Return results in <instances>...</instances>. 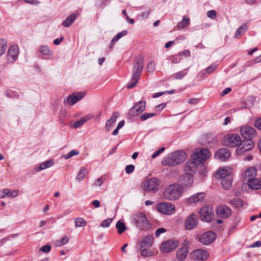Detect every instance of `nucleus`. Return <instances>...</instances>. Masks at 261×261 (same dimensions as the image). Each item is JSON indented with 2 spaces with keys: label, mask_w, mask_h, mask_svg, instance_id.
Returning a JSON list of instances; mask_svg holds the SVG:
<instances>
[{
  "label": "nucleus",
  "mask_w": 261,
  "mask_h": 261,
  "mask_svg": "<svg viewBox=\"0 0 261 261\" xmlns=\"http://www.w3.org/2000/svg\"><path fill=\"white\" fill-rule=\"evenodd\" d=\"M143 68V59L140 57L138 58L134 64L131 83L127 85L128 89H132L135 87L139 80Z\"/></svg>",
  "instance_id": "f257e3e1"
},
{
  "label": "nucleus",
  "mask_w": 261,
  "mask_h": 261,
  "mask_svg": "<svg viewBox=\"0 0 261 261\" xmlns=\"http://www.w3.org/2000/svg\"><path fill=\"white\" fill-rule=\"evenodd\" d=\"M182 193V189L179 184H172L166 187L164 191V197L169 200L178 199Z\"/></svg>",
  "instance_id": "f03ea898"
},
{
  "label": "nucleus",
  "mask_w": 261,
  "mask_h": 261,
  "mask_svg": "<svg viewBox=\"0 0 261 261\" xmlns=\"http://www.w3.org/2000/svg\"><path fill=\"white\" fill-rule=\"evenodd\" d=\"M211 152L205 148H201L197 149L192 155L191 159L194 163H196L197 166L203 164L211 156Z\"/></svg>",
  "instance_id": "7ed1b4c3"
},
{
  "label": "nucleus",
  "mask_w": 261,
  "mask_h": 261,
  "mask_svg": "<svg viewBox=\"0 0 261 261\" xmlns=\"http://www.w3.org/2000/svg\"><path fill=\"white\" fill-rule=\"evenodd\" d=\"M241 143V137L239 135L236 134H228L224 136L222 140L223 144L230 147H238Z\"/></svg>",
  "instance_id": "20e7f679"
},
{
  "label": "nucleus",
  "mask_w": 261,
  "mask_h": 261,
  "mask_svg": "<svg viewBox=\"0 0 261 261\" xmlns=\"http://www.w3.org/2000/svg\"><path fill=\"white\" fill-rule=\"evenodd\" d=\"M160 184L159 179L155 177H152L144 181L142 183V186L143 190L147 192L151 191L155 192L158 191Z\"/></svg>",
  "instance_id": "39448f33"
},
{
  "label": "nucleus",
  "mask_w": 261,
  "mask_h": 261,
  "mask_svg": "<svg viewBox=\"0 0 261 261\" xmlns=\"http://www.w3.org/2000/svg\"><path fill=\"white\" fill-rule=\"evenodd\" d=\"M133 221L138 228L146 229L148 227L146 216L143 213H138L133 216Z\"/></svg>",
  "instance_id": "423d86ee"
},
{
  "label": "nucleus",
  "mask_w": 261,
  "mask_h": 261,
  "mask_svg": "<svg viewBox=\"0 0 261 261\" xmlns=\"http://www.w3.org/2000/svg\"><path fill=\"white\" fill-rule=\"evenodd\" d=\"M146 108L145 101L141 100L136 102L128 111L129 115L132 117L136 116L141 114Z\"/></svg>",
  "instance_id": "0eeeda50"
},
{
  "label": "nucleus",
  "mask_w": 261,
  "mask_h": 261,
  "mask_svg": "<svg viewBox=\"0 0 261 261\" xmlns=\"http://www.w3.org/2000/svg\"><path fill=\"white\" fill-rule=\"evenodd\" d=\"M200 218L202 221L210 222L213 217V208L211 205L204 206L199 212Z\"/></svg>",
  "instance_id": "6e6552de"
},
{
  "label": "nucleus",
  "mask_w": 261,
  "mask_h": 261,
  "mask_svg": "<svg viewBox=\"0 0 261 261\" xmlns=\"http://www.w3.org/2000/svg\"><path fill=\"white\" fill-rule=\"evenodd\" d=\"M157 210L161 213L170 215L175 212V206L169 202L160 203L156 205Z\"/></svg>",
  "instance_id": "1a4fd4ad"
},
{
  "label": "nucleus",
  "mask_w": 261,
  "mask_h": 261,
  "mask_svg": "<svg viewBox=\"0 0 261 261\" xmlns=\"http://www.w3.org/2000/svg\"><path fill=\"white\" fill-rule=\"evenodd\" d=\"M240 133L245 140H251L256 136L255 129L250 126H243L240 128Z\"/></svg>",
  "instance_id": "9d476101"
},
{
  "label": "nucleus",
  "mask_w": 261,
  "mask_h": 261,
  "mask_svg": "<svg viewBox=\"0 0 261 261\" xmlns=\"http://www.w3.org/2000/svg\"><path fill=\"white\" fill-rule=\"evenodd\" d=\"M254 142L251 140H245L242 141L237 147L238 154H243L247 151L251 150L254 147Z\"/></svg>",
  "instance_id": "9b49d317"
},
{
  "label": "nucleus",
  "mask_w": 261,
  "mask_h": 261,
  "mask_svg": "<svg viewBox=\"0 0 261 261\" xmlns=\"http://www.w3.org/2000/svg\"><path fill=\"white\" fill-rule=\"evenodd\" d=\"M178 245V242L173 240L163 242L160 247L161 251L168 253L173 250Z\"/></svg>",
  "instance_id": "f8f14e48"
},
{
  "label": "nucleus",
  "mask_w": 261,
  "mask_h": 261,
  "mask_svg": "<svg viewBox=\"0 0 261 261\" xmlns=\"http://www.w3.org/2000/svg\"><path fill=\"white\" fill-rule=\"evenodd\" d=\"M19 54V48L16 45H11L8 50L7 53V60L9 63H13L18 58V55Z\"/></svg>",
  "instance_id": "ddd939ff"
},
{
  "label": "nucleus",
  "mask_w": 261,
  "mask_h": 261,
  "mask_svg": "<svg viewBox=\"0 0 261 261\" xmlns=\"http://www.w3.org/2000/svg\"><path fill=\"white\" fill-rule=\"evenodd\" d=\"M216 235L213 231H208L202 234L199 238V242L204 245L211 244L216 239Z\"/></svg>",
  "instance_id": "4468645a"
},
{
  "label": "nucleus",
  "mask_w": 261,
  "mask_h": 261,
  "mask_svg": "<svg viewBox=\"0 0 261 261\" xmlns=\"http://www.w3.org/2000/svg\"><path fill=\"white\" fill-rule=\"evenodd\" d=\"M175 156L176 154L175 151L169 153L162 160V165L164 166H175L178 165V162L176 161Z\"/></svg>",
  "instance_id": "2eb2a0df"
},
{
  "label": "nucleus",
  "mask_w": 261,
  "mask_h": 261,
  "mask_svg": "<svg viewBox=\"0 0 261 261\" xmlns=\"http://www.w3.org/2000/svg\"><path fill=\"white\" fill-rule=\"evenodd\" d=\"M197 165L192 161H188L184 166V174L194 176L196 173Z\"/></svg>",
  "instance_id": "dca6fc26"
},
{
  "label": "nucleus",
  "mask_w": 261,
  "mask_h": 261,
  "mask_svg": "<svg viewBox=\"0 0 261 261\" xmlns=\"http://www.w3.org/2000/svg\"><path fill=\"white\" fill-rule=\"evenodd\" d=\"M230 156V152L227 148H222L218 150L215 154L216 159L220 161H225L228 159Z\"/></svg>",
  "instance_id": "f3484780"
},
{
  "label": "nucleus",
  "mask_w": 261,
  "mask_h": 261,
  "mask_svg": "<svg viewBox=\"0 0 261 261\" xmlns=\"http://www.w3.org/2000/svg\"><path fill=\"white\" fill-rule=\"evenodd\" d=\"M216 213L221 218H225L231 215V211L228 206L225 205H221L217 207Z\"/></svg>",
  "instance_id": "a211bd4d"
},
{
  "label": "nucleus",
  "mask_w": 261,
  "mask_h": 261,
  "mask_svg": "<svg viewBox=\"0 0 261 261\" xmlns=\"http://www.w3.org/2000/svg\"><path fill=\"white\" fill-rule=\"evenodd\" d=\"M192 258L197 260H205L209 256V253L206 250L198 249L193 252Z\"/></svg>",
  "instance_id": "6ab92c4d"
},
{
  "label": "nucleus",
  "mask_w": 261,
  "mask_h": 261,
  "mask_svg": "<svg viewBox=\"0 0 261 261\" xmlns=\"http://www.w3.org/2000/svg\"><path fill=\"white\" fill-rule=\"evenodd\" d=\"M85 95L84 93H74L67 97V98H64V102L65 103L68 102L71 105H73L76 102L82 99Z\"/></svg>",
  "instance_id": "aec40b11"
},
{
  "label": "nucleus",
  "mask_w": 261,
  "mask_h": 261,
  "mask_svg": "<svg viewBox=\"0 0 261 261\" xmlns=\"http://www.w3.org/2000/svg\"><path fill=\"white\" fill-rule=\"evenodd\" d=\"M198 223V219L196 215L192 214L185 222V226L187 229H192L196 227Z\"/></svg>",
  "instance_id": "412c9836"
},
{
  "label": "nucleus",
  "mask_w": 261,
  "mask_h": 261,
  "mask_svg": "<svg viewBox=\"0 0 261 261\" xmlns=\"http://www.w3.org/2000/svg\"><path fill=\"white\" fill-rule=\"evenodd\" d=\"M256 174V170L253 167H250L247 168L244 172L242 173V177L244 179H247L248 181L249 179L254 178V176Z\"/></svg>",
  "instance_id": "4be33fe9"
},
{
  "label": "nucleus",
  "mask_w": 261,
  "mask_h": 261,
  "mask_svg": "<svg viewBox=\"0 0 261 261\" xmlns=\"http://www.w3.org/2000/svg\"><path fill=\"white\" fill-rule=\"evenodd\" d=\"M205 194L204 193H198L191 196L187 199L189 203H196L200 202L205 198Z\"/></svg>",
  "instance_id": "5701e85b"
},
{
  "label": "nucleus",
  "mask_w": 261,
  "mask_h": 261,
  "mask_svg": "<svg viewBox=\"0 0 261 261\" xmlns=\"http://www.w3.org/2000/svg\"><path fill=\"white\" fill-rule=\"evenodd\" d=\"M248 185L250 189L258 190L261 189V180L256 178H252L248 180Z\"/></svg>",
  "instance_id": "b1692460"
},
{
  "label": "nucleus",
  "mask_w": 261,
  "mask_h": 261,
  "mask_svg": "<svg viewBox=\"0 0 261 261\" xmlns=\"http://www.w3.org/2000/svg\"><path fill=\"white\" fill-rule=\"evenodd\" d=\"M119 115V113L117 112H115L112 114L111 117L107 121L106 123V128L107 131H110L113 124L115 123Z\"/></svg>",
  "instance_id": "393cba45"
},
{
  "label": "nucleus",
  "mask_w": 261,
  "mask_h": 261,
  "mask_svg": "<svg viewBox=\"0 0 261 261\" xmlns=\"http://www.w3.org/2000/svg\"><path fill=\"white\" fill-rule=\"evenodd\" d=\"M193 176L183 174L180 177L179 181L185 187H190L193 183Z\"/></svg>",
  "instance_id": "a878e982"
},
{
  "label": "nucleus",
  "mask_w": 261,
  "mask_h": 261,
  "mask_svg": "<svg viewBox=\"0 0 261 261\" xmlns=\"http://www.w3.org/2000/svg\"><path fill=\"white\" fill-rule=\"evenodd\" d=\"M176 156V161L178 162V165L182 163L187 158L186 152L184 150H176L175 151Z\"/></svg>",
  "instance_id": "bb28decb"
},
{
  "label": "nucleus",
  "mask_w": 261,
  "mask_h": 261,
  "mask_svg": "<svg viewBox=\"0 0 261 261\" xmlns=\"http://www.w3.org/2000/svg\"><path fill=\"white\" fill-rule=\"evenodd\" d=\"M54 164V161L53 160H49L46 161L41 164H40L38 166L35 167V171L36 172H39L42 170L49 168L53 166Z\"/></svg>",
  "instance_id": "cd10ccee"
},
{
  "label": "nucleus",
  "mask_w": 261,
  "mask_h": 261,
  "mask_svg": "<svg viewBox=\"0 0 261 261\" xmlns=\"http://www.w3.org/2000/svg\"><path fill=\"white\" fill-rule=\"evenodd\" d=\"M153 241V238L152 236H147L140 242L141 248H148L151 247Z\"/></svg>",
  "instance_id": "c85d7f7f"
},
{
  "label": "nucleus",
  "mask_w": 261,
  "mask_h": 261,
  "mask_svg": "<svg viewBox=\"0 0 261 261\" xmlns=\"http://www.w3.org/2000/svg\"><path fill=\"white\" fill-rule=\"evenodd\" d=\"M188 249L187 247H183L177 250L176 257L180 260H184L188 254Z\"/></svg>",
  "instance_id": "c756f323"
},
{
  "label": "nucleus",
  "mask_w": 261,
  "mask_h": 261,
  "mask_svg": "<svg viewBox=\"0 0 261 261\" xmlns=\"http://www.w3.org/2000/svg\"><path fill=\"white\" fill-rule=\"evenodd\" d=\"M232 176L228 175L226 177L223 178L221 179V185L223 188L225 189H229L232 185Z\"/></svg>",
  "instance_id": "7c9ffc66"
},
{
  "label": "nucleus",
  "mask_w": 261,
  "mask_h": 261,
  "mask_svg": "<svg viewBox=\"0 0 261 261\" xmlns=\"http://www.w3.org/2000/svg\"><path fill=\"white\" fill-rule=\"evenodd\" d=\"M190 21L189 17L184 16L182 17V20L177 23L176 25L177 28L178 30H181L187 28L190 24Z\"/></svg>",
  "instance_id": "2f4dec72"
},
{
  "label": "nucleus",
  "mask_w": 261,
  "mask_h": 261,
  "mask_svg": "<svg viewBox=\"0 0 261 261\" xmlns=\"http://www.w3.org/2000/svg\"><path fill=\"white\" fill-rule=\"evenodd\" d=\"M76 18V15L75 14H71L63 21L62 25L65 27H69L74 21Z\"/></svg>",
  "instance_id": "473e14b6"
},
{
  "label": "nucleus",
  "mask_w": 261,
  "mask_h": 261,
  "mask_svg": "<svg viewBox=\"0 0 261 261\" xmlns=\"http://www.w3.org/2000/svg\"><path fill=\"white\" fill-rule=\"evenodd\" d=\"M188 68L184 69L172 75V77L176 80H181L188 74Z\"/></svg>",
  "instance_id": "72a5a7b5"
},
{
  "label": "nucleus",
  "mask_w": 261,
  "mask_h": 261,
  "mask_svg": "<svg viewBox=\"0 0 261 261\" xmlns=\"http://www.w3.org/2000/svg\"><path fill=\"white\" fill-rule=\"evenodd\" d=\"M116 228L117 229L118 233L119 234H122L127 229L124 223L120 220L117 222L116 224Z\"/></svg>",
  "instance_id": "f704fd0d"
},
{
  "label": "nucleus",
  "mask_w": 261,
  "mask_h": 261,
  "mask_svg": "<svg viewBox=\"0 0 261 261\" xmlns=\"http://www.w3.org/2000/svg\"><path fill=\"white\" fill-rule=\"evenodd\" d=\"M248 30V26L246 24H244L240 26L236 31L234 37L236 38L239 37V36L244 33Z\"/></svg>",
  "instance_id": "c9c22d12"
},
{
  "label": "nucleus",
  "mask_w": 261,
  "mask_h": 261,
  "mask_svg": "<svg viewBox=\"0 0 261 261\" xmlns=\"http://www.w3.org/2000/svg\"><path fill=\"white\" fill-rule=\"evenodd\" d=\"M230 203L236 208H240L243 206V202L240 198H236L232 199L230 201Z\"/></svg>",
  "instance_id": "e433bc0d"
},
{
  "label": "nucleus",
  "mask_w": 261,
  "mask_h": 261,
  "mask_svg": "<svg viewBox=\"0 0 261 261\" xmlns=\"http://www.w3.org/2000/svg\"><path fill=\"white\" fill-rule=\"evenodd\" d=\"M218 65L216 63H213L210 66L207 67L204 70L201 71L202 74H204L205 73H212L214 72L217 68Z\"/></svg>",
  "instance_id": "4c0bfd02"
},
{
  "label": "nucleus",
  "mask_w": 261,
  "mask_h": 261,
  "mask_svg": "<svg viewBox=\"0 0 261 261\" xmlns=\"http://www.w3.org/2000/svg\"><path fill=\"white\" fill-rule=\"evenodd\" d=\"M76 227H84L87 225V222L83 218H77L74 220Z\"/></svg>",
  "instance_id": "58836bf2"
},
{
  "label": "nucleus",
  "mask_w": 261,
  "mask_h": 261,
  "mask_svg": "<svg viewBox=\"0 0 261 261\" xmlns=\"http://www.w3.org/2000/svg\"><path fill=\"white\" fill-rule=\"evenodd\" d=\"M7 48V42L3 39H0V55H3Z\"/></svg>",
  "instance_id": "ea45409f"
},
{
  "label": "nucleus",
  "mask_w": 261,
  "mask_h": 261,
  "mask_svg": "<svg viewBox=\"0 0 261 261\" xmlns=\"http://www.w3.org/2000/svg\"><path fill=\"white\" fill-rule=\"evenodd\" d=\"M87 173V170L85 167H82L80 171L76 177V179L79 181H81L84 178L86 174Z\"/></svg>",
  "instance_id": "a19ab883"
},
{
  "label": "nucleus",
  "mask_w": 261,
  "mask_h": 261,
  "mask_svg": "<svg viewBox=\"0 0 261 261\" xmlns=\"http://www.w3.org/2000/svg\"><path fill=\"white\" fill-rule=\"evenodd\" d=\"M217 175L219 176L220 178L223 179V178L226 177V176L232 175L229 173L227 170L225 169H221L217 172Z\"/></svg>",
  "instance_id": "79ce46f5"
},
{
  "label": "nucleus",
  "mask_w": 261,
  "mask_h": 261,
  "mask_svg": "<svg viewBox=\"0 0 261 261\" xmlns=\"http://www.w3.org/2000/svg\"><path fill=\"white\" fill-rule=\"evenodd\" d=\"M69 241V239L67 237L64 236L61 239L57 240L55 242V244L57 246H63L66 243H67Z\"/></svg>",
  "instance_id": "37998d69"
},
{
  "label": "nucleus",
  "mask_w": 261,
  "mask_h": 261,
  "mask_svg": "<svg viewBox=\"0 0 261 261\" xmlns=\"http://www.w3.org/2000/svg\"><path fill=\"white\" fill-rule=\"evenodd\" d=\"M155 115V113H144L140 116V120L143 121L154 116Z\"/></svg>",
  "instance_id": "c03bdc74"
},
{
  "label": "nucleus",
  "mask_w": 261,
  "mask_h": 261,
  "mask_svg": "<svg viewBox=\"0 0 261 261\" xmlns=\"http://www.w3.org/2000/svg\"><path fill=\"white\" fill-rule=\"evenodd\" d=\"M11 191L9 189L6 188L0 191V198H4L6 197H10Z\"/></svg>",
  "instance_id": "a18cd8bd"
},
{
  "label": "nucleus",
  "mask_w": 261,
  "mask_h": 261,
  "mask_svg": "<svg viewBox=\"0 0 261 261\" xmlns=\"http://www.w3.org/2000/svg\"><path fill=\"white\" fill-rule=\"evenodd\" d=\"M181 59L182 58L180 57L179 54L170 57V60L171 61L172 64H177L181 61Z\"/></svg>",
  "instance_id": "49530a36"
},
{
  "label": "nucleus",
  "mask_w": 261,
  "mask_h": 261,
  "mask_svg": "<svg viewBox=\"0 0 261 261\" xmlns=\"http://www.w3.org/2000/svg\"><path fill=\"white\" fill-rule=\"evenodd\" d=\"M40 52L43 55H49L51 54L50 50L46 46H41L40 48Z\"/></svg>",
  "instance_id": "de8ad7c7"
},
{
  "label": "nucleus",
  "mask_w": 261,
  "mask_h": 261,
  "mask_svg": "<svg viewBox=\"0 0 261 261\" xmlns=\"http://www.w3.org/2000/svg\"><path fill=\"white\" fill-rule=\"evenodd\" d=\"M155 69V64L153 62H149L147 66V70L149 72L152 73Z\"/></svg>",
  "instance_id": "09e8293b"
},
{
  "label": "nucleus",
  "mask_w": 261,
  "mask_h": 261,
  "mask_svg": "<svg viewBox=\"0 0 261 261\" xmlns=\"http://www.w3.org/2000/svg\"><path fill=\"white\" fill-rule=\"evenodd\" d=\"M113 221V219L112 218H108V219H107L105 220H103L101 224H100V226L102 227H108L110 226V225L111 224V223H112V222Z\"/></svg>",
  "instance_id": "8fccbe9b"
},
{
  "label": "nucleus",
  "mask_w": 261,
  "mask_h": 261,
  "mask_svg": "<svg viewBox=\"0 0 261 261\" xmlns=\"http://www.w3.org/2000/svg\"><path fill=\"white\" fill-rule=\"evenodd\" d=\"M141 250V255L143 257H148L152 255L151 252L150 250L148 249H146V248H142Z\"/></svg>",
  "instance_id": "3c124183"
},
{
  "label": "nucleus",
  "mask_w": 261,
  "mask_h": 261,
  "mask_svg": "<svg viewBox=\"0 0 261 261\" xmlns=\"http://www.w3.org/2000/svg\"><path fill=\"white\" fill-rule=\"evenodd\" d=\"M79 154V151L75 150H72L68 153L64 155V158L65 159H68L71 158L72 156H73L74 155H78Z\"/></svg>",
  "instance_id": "603ef678"
},
{
  "label": "nucleus",
  "mask_w": 261,
  "mask_h": 261,
  "mask_svg": "<svg viewBox=\"0 0 261 261\" xmlns=\"http://www.w3.org/2000/svg\"><path fill=\"white\" fill-rule=\"evenodd\" d=\"M85 122V120L84 119L81 118L79 120L75 122L73 125V127L75 128L81 127Z\"/></svg>",
  "instance_id": "864d4df0"
},
{
  "label": "nucleus",
  "mask_w": 261,
  "mask_h": 261,
  "mask_svg": "<svg viewBox=\"0 0 261 261\" xmlns=\"http://www.w3.org/2000/svg\"><path fill=\"white\" fill-rule=\"evenodd\" d=\"M135 166L133 165H128L125 167V171L127 174H130L134 171Z\"/></svg>",
  "instance_id": "5fc2aeb1"
},
{
  "label": "nucleus",
  "mask_w": 261,
  "mask_h": 261,
  "mask_svg": "<svg viewBox=\"0 0 261 261\" xmlns=\"http://www.w3.org/2000/svg\"><path fill=\"white\" fill-rule=\"evenodd\" d=\"M207 16L211 19H215L217 16V12L214 10H210L207 12Z\"/></svg>",
  "instance_id": "6e6d98bb"
},
{
  "label": "nucleus",
  "mask_w": 261,
  "mask_h": 261,
  "mask_svg": "<svg viewBox=\"0 0 261 261\" xmlns=\"http://www.w3.org/2000/svg\"><path fill=\"white\" fill-rule=\"evenodd\" d=\"M127 34V31L126 30L122 31V32L118 33L114 38V40H117V41L120 39L123 36H125Z\"/></svg>",
  "instance_id": "4d7b16f0"
},
{
  "label": "nucleus",
  "mask_w": 261,
  "mask_h": 261,
  "mask_svg": "<svg viewBox=\"0 0 261 261\" xmlns=\"http://www.w3.org/2000/svg\"><path fill=\"white\" fill-rule=\"evenodd\" d=\"M165 147H161L158 150L156 151L154 153H153L151 155L152 159H155L158 156H159L161 153L163 152L165 150Z\"/></svg>",
  "instance_id": "13d9d810"
},
{
  "label": "nucleus",
  "mask_w": 261,
  "mask_h": 261,
  "mask_svg": "<svg viewBox=\"0 0 261 261\" xmlns=\"http://www.w3.org/2000/svg\"><path fill=\"white\" fill-rule=\"evenodd\" d=\"M51 246L46 244L40 248V250L44 253H48L50 251Z\"/></svg>",
  "instance_id": "bf43d9fd"
},
{
  "label": "nucleus",
  "mask_w": 261,
  "mask_h": 261,
  "mask_svg": "<svg viewBox=\"0 0 261 261\" xmlns=\"http://www.w3.org/2000/svg\"><path fill=\"white\" fill-rule=\"evenodd\" d=\"M151 12V9L150 8H148L146 11L143 12L141 13L140 15L142 18H146L148 15H149Z\"/></svg>",
  "instance_id": "052dcab7"
},
{
  "label": "nucleus",
  "mask_w": 261,
  "mask_h": 261,
  "mask_svg": "<svg viewBox=\"0 0 261 261\" xmlns=\"http://www.w3.org/2000/svg\"><path fill=\"white\" fill-rule=\"evenodd\" d=\"M166 231V229L164 228H159L156 230L155 234L156 237H159L161 233L165 232Z\"/></svg>",
  "instance_id": "680f3d73"
},
{
  "label": "nucleus",
  "mask_w": 261,
  "mask_h": 261,
  "mask_svg": "<svg viewBox=\"0 0 261 261\" xmlns=\"http://www.w3.org/2000/svg\"><path fill=\"white\" fill-rule=\"evenodd\" d=\"M103 181L101 177L98 178L93 184V186H100L102 185Z\"/></svg>",
  "instance_id": "e2e57ef3"
},
{
  "label": "nucleus",
  "mask_w": 261,
  "mask_h": 261,
  "mask_svg": "<svg viewBox=\"0 0 261 261\" xmlns=\"http://www.w3.org/2000/svg\"><path fill=\"white\" fill-rule=\"evenodd\" d=\"M19 194V191L17 190H13V191H11L10 197L12 198H15L17 197Z\"/></svg>",
  "instance_id": "0e129e2a"
},
{
  "label": "nucleus",
  "mask_w": 261,
  "mask_h": 261,
  "mask_svg": "<svg viewBox=\"0 0 261 261\" xmlns=\"http://www.w3.org/2000/svg\"><path fill=\"white\" fill-rule=\"evenodd\" d=\"M255 126L258 129L261 130V118H259L255 121Z\"/></svg>",
  "instance_id": "69168bd1"
},
{
  "label": "nucleus",
  "mask_w": 261,
  "mask_h": 261,
  "mask_svg": "<svg viewBox=\"0 0 261 261\" xmlns=\"http://www.w3.org/2000/svg\"><path fill=\"white\" fill-rule=\"evenodd\" d=\"M261 246V241H257L253 243L251 246V248L259 247Z\"/></svg>",
  "instance_id": "338daca9"
},
{
  "label": "nucleus",
  "mask_w": 261,
  "mask_h": 261,
  "mask_svg": "<svg viewBox=\"0 0 261 261\" xmlns=\"http://www.w3.org/2000/svg\"><path fill=\"white\" fill-rule=\"evenodd\" d=\"M91 204L94 206L95 208L99 207L100 206V202L98 200H95L91 202Z\"/></svg>",
  "instance_id": "774afa93"
}]
</instances>
